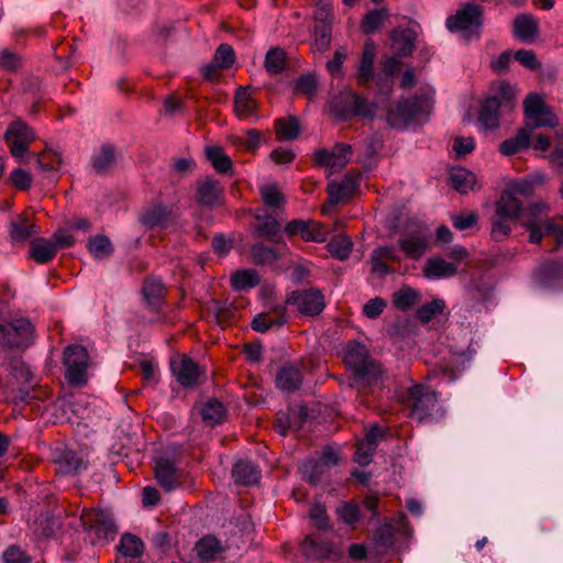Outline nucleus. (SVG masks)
Returning <instances> with one entry per match:
<instances>
[{
	"mask_svg": "<svg viewBox=\"0 0 563 563\" xmlns=\"http://www.w3.org/2000/svg\"><path fill=\"white\" fill-rule=\"evenodd\" d=\"M10 180L16 189L27 190L32 185L30 173L22 168H15L10 174Z\"/></svg>",
	"mask_w": 563,
	"mask_h": 563,
	"instance_id": "63",
	"label": "nucleus"
},
{
	"mask_svg": "<svg viewBox=\"0 0 563 563\" xmlns=\"http://www.w3.org/2000/svg\"><path fill=\"white\" fill-rule=\"evenodd\" d=\"M144 544L142 540L134 534H123L118 545L119 552L125 558H139L142 555Z\"/></svg>",
	"mask_w": 563,
	"mask_h": 563,
	"instance_id": "45",
	"label": "nucleus"
},
{
	"mask_svg": "<svg viewBox=\"0 0 563 563\" xmlns=\"http://www.w3.org/2000/svg\"><path fill=\"white\" fill-rule=\"evenodd\" d=\"M300 551L309 560H338L342 555V551L338 547L316 534H309L302 540Z\"/></svg>",
	"mask_w": 563,
	"mask_h": 563,
	"instance_id": "14",
	"label": "nucleus"
},
{
	"mask_svg": "<svg viewBox=\"0 0 563 563\" xmlns=\"http://www.w3.org/2000/svg\"><path fill=\"white\" fill-rule=\"evenodd\" d=\"M430 110L431 102L428 98L413 97L405 99L390 108L387 113V122L391 128L404 129L421 115H427Z\"/></svg>",
	"mask_w": 563,
	"mask_h": 563,
	"instance_id": "5",
	"label": "nucleus"
},
{
	"mask_svg": "<svg viewBox=\"0 0 563 563\" xmlns=\"http://www.w3.org/2000/svg\"><path fill=\"white\" fill-rule=\"evenodd\" d=\"M34 328L25 319L9 324H0V342L10 347H26L32 343Z\"/></svg>",
	"mask_w": 563,
	"mask_h": 563,
	"instance_id": "10",
	"label": "nucleus"
},
{
	"mask_svg": "<svg viewBox=\"0 0 563 563\" xmlns=\"http://www.w3.org/2000/svg\"><path fill=\"white\" fill-rule=\"evenodd\" d=\"M514 34L525 43H533L539 35L538 20L531 14H519L514 20Z\"/></svg>",
	"mask_w": 563,
	"mask_h": 563,
	"instance_id": "25",
	"label": "nucleus"
},
{
	"mask_svg": "<svg viewBox=\"0 0 563 563\" xmlns=\"http://www.w3.org/2000/svg\"><path fill=\"white\" fill-rule=\"evenodd\" d=\"M361 183L360 174H346L341 181H332L328 185L329 200L336 205L350 198L358 188Z\"/></svg>",
	"mask_w": 563,
	"mask_h": 563,
	"instance_id": "18",
	"label": "nucleus"
},
{
	"mask_svg": "<svg viewBox=\"0 0 563 563\" xmlns=\"http://www.w3.org/2000/svg\"><path fill=\"white\" fill-rule=\"evenodd\" d=\"M275 131L279 141H292L300 133L299 121L295 117L277 119Z\"/></svg>",
	"mask_w": 563,
	"mask_h": 563,
	"instance_id": "40",
	"label": "nucleus"
},
{
	"mask_svg": "<svg viewBox=\"0 0 563 563\" xmlns=\"http://www.w3.org/2000/svg\"><path fill=\"white\" fill-rule=\"evenodd\" d=\"M232 477L236 484L253 485L258 482L261 472L253 463L239 461L232 468Z\"/></svg>",
	"mask_w": 563,
	"mask_h": 563,
	"instance_id": "32",
	"label": "nucleus"
},
{
	"mask_svg": "<svg viewBox=\"0 0 563 563\" xmlns=\"http://www.w3.org/2000/svg\"><path fill=\"white\" fill-rule=\"evenodd\" d=\"M235 60V54L233 48L229 44H221L216 51L213 62L217 67L229 68Z\"/></svg>",
	"mask_w": 563,
	"mask_h": 563,
	"instance_id": "58",
	"label": "nucleus"
},
{
	"mask_svg": "<svg viewBox=\"0 0 563 563\" xmlns=\"http://www.w3.org/2000/svg\"><path fill=\"white\" fill-rule=\"evenodd\" d=\"M195 550L202 562H210L221 552V545L214 537L207 536L197 542Z\"/></svg>",
	"mask_w": 563,
	"mask_h": 563,
	"instance_id": "42",
	"label": "nucleus"
},
{
	"mask_svg": "<svg viewBox=\"0 0 563 563\" xmlns=\"http://www.w3.org/2000/svg\"><path fill=\"white\" fill-rule=\"evenodd\" d=\"M142 292L147 305L158 309L164 299L165 287L159 279L151 277L144 282Z\"/></svg>",
	"mask_w": 563,
	"mask_h": 563,
	"instance_id": "35",
	"label": "nucleus"
},
{
	"mask_svg": "<svg viewBox=\"0 0 563 563\" xmlns=\"http://www.w3.org/2000/svg\"><path fill=\"white\" fill-rule=\"evenodd\" d=\"M389 16L386 9H377L369 11L362 21V31L365 34H373L383 24V22Z\"/></svg>",
	"mask_w": 563,
	"mask_h": 563,
	"instance_id": "50",
	"label": "nucleus"
},
{
	"mask_svg": "<svg viewBox=\"0 0 563 563\" xmlns=\"http://www.w3.org/2000/svg\"><path fill=\"white\" fill-rule=\"evenodd\" d=\"M4 137L9 145L11 155L20 163H23L24 156L27 155L29 158H34L37 168L43 172L55 168L53 164L43 162L45 153L40 155L29 153V146L31 142L35 140V135L33 130L23 121H13L5 131Z\"/></svg>",
	"mask_w": 563,
	"mask_h": 563,
	"instance_id": "2",
	"label": "nucleus"
},
{
	"mask_svg": "<svg viewBox=\"0 0 563 563\" xmlns=\"http://www.w3.org/2000/svg\"><path fill=\"white\" fill-rule=\"evenodd\" d=\"M401 404L407 416L418 422H430L444 416L440 394L423 384L410 386L401 396Z\"/></svg>",
	"mask_w": 563,
	"mask_h": 563,
	"instance_id": "1",
	"label": "nucleus"
},
{
	"mask_svg": "<svg viewBox=\"0 0 563 563\" xmlns=\"http://www.w3.org/2000/svg\"><path fill=\"white\" fill-rule=\"evenodd\" d=\"M420 300V294L415 289L404 286L393 295V305L401 311H406Z\"/></svg>",
	"mask_w": 563,
	"mask_h": 563,
	"instance_id": "44",
	"label": "nucleus"
},
{
	"mask_svg": "<svg viewBox=\"0 0 563 563\" xmlns=\"http://www.w3.org/2000/svg\"><path fill=\"white\" fill-rule=\"evenodd\" d=\"M332 35V23H316L314 25V46L319 52H324L330 47Z\"/></svg>",
	"mask_w": 563,
	"mask_h": 563,
	"instance_id": "55",
	"label": "nucleus"
},
{
	"mask_svg": "<svg viewBox=\"0 0 563 563\" xmlns=\"http://www.w3.org/2000/svg\"><path fill=\"white\" fill-rule=\"evenodd\" d=\"M56 253V246L49 240L36 239L30 244V257L38 264L48 263Z\"/></svg>",
	"mask_w": 563,
	"mask_h": 563,
	"instance_id": "33",
	"label": "nucleus"
},
{
	"mask_svg": "<svg viewBox=\"0 0 563 563\" xmlns=\"http://www.w3.org/2000/svg\"><path fill=\"white\" fill-rule=\"evenodd\" d=\"M525 114L527 126L536 129L539 126H555L558 124L556 115L545 104L543 99L536 93H531L525 100Z\"/></svg>",
	"mask_w": 563,
	"mask_h": 563,
	"instance_id": "9",
	"label": "nucleus"
},
{
	"mask_svg": "<svg viewBox=\"0 0 563 563\" xmlns=\"http://www.w3.org/2000/svg\"><path fill=\"white\" fill-rule=\"evenodd\" d=\"M344 362L358 383L371 385L380 378V365L369 356L364 344L349 343L344 349Z\"/></svg>",
	"mask_w": 563,
	"mask_h": 563,
	"instance_id": "3",
	"label": "nucleus"
},
{
	"mask_svg": "<svg viewBox=\"0 0 563 563\" xmlns=\"http://www.w3.org/2000/svg\"><path fill=\"white\" fill-rule=\"evenodd\" d=\"M314 21L316 23H333L332 0H318Z\"/></svg>",
	"mask_w": 563,
	"mask_h": 563,
	"instance_id": "59",
	"label": "nucleus"
},
{
	"mask_svg": "<svg viewBox=\"0 0 563 563\" xmlns=\"http://www.w3.org/2000/svg\"><path fill=\"white\" fill-rule=\"evenodd\" d=\"M223 188L220 183L211 177H206L197 183V198L199 203L214 207L220 203Z\"/></svg>",
	"mask_w": 563,
	"mask_h": 563,
	"instance_id": "21",
	"label": "nucleus"
},
{
	"mask_svg": "<svg viewBox=\"0 0 563 563\" xmlns=\"http://www.w3.org/2000/svg\"><path fill=\"white\" fill-rule=\"evenodd\" d=\"M330 112L340 121H346L354 115L373 118L376 104L353 91H344L330 101Z\"/></svg>",
	"mask_w": 563,
	"mask_h": 563,
	"instance_id": "4",
	"label": "nucleus"
},
{
	"mask_svg": "<svg viewBox=\"0 0 563 563\" xmlns=\"http://www.w3.org/2000/svg\"><path fill=\"white\" fill-rule=\"evenodd\" d=\"M200 413L207 424L214 426L223 420L225 409L220 401L211 399L201 407Z\"/></svg>",
	"mask_w": 563,
	"mask_h": 563,
	"instance_id": "46",
	"label": "nucleus"
},
{
	"mask_svg": "<svg viewBox=\"0 0 563 563\" xmlns=\"http://www.w3.org/2000/svg\"><path fill=\"white\" fill-rule=\"evenodd\" d=\"M82 528L86 531H95L100 541L113 540L117 527L112 517L102 510H88L81 516Z\"/></svg>",
	"mask_w": 563,
	"mask_h": 563,
	"instance_id": "11",
	"label": "nucleus"
},
{
	"mask_svg": "<svg viewBox=\"0 0 563 563\" xmlns=\"http://www.w3.org/2000/svg\"><path fill=\"white\" fill-rule=\"evenodd\" d=\"M303 375L301 369L294 364L283 366L275 378L276 387L284 393H294L302 384Z\"/></svg>",
	"mask_w": 563,
	"mask_h": 563,
	"instance_id": "20",
	"label": "nucleus"
},
{
	"mask_svg": "<svg viewBox=\"0 0 563 563\" xmlns=\"http://www.w3.org/2000/svg\"><path fill=\"white\" fill-rule=\"evenodd\" d=\"M376 46L374 42L367 41L364 45L356 81L358 86H366L374 77V60Z\"/></svg>",
	"mask_w": 563,
	"mask_h": 563,
	"instance_id": "26",
	"label": "nucleus"
},
{
	"mask_svg": "<svg viewBox=\"0 0 563 563\" xmlns=\"http://www.w3.org/2000/svg\"><path fill=\"white\" fill-rule=\"evenodd\" d=\"M352 147L345 143H339L332 148V156L335 163V168L344 167L350 161Z\"/></svg>",
	"mask_w": 563,
	"mask_h": 563,
	"instance_id": "62",
	"label": "nucleus"
},
{
	"mask_svg": "<svg viewBox=\"0 0 563 563\" xmlns=\"http://www.w3.org/2000/svg\"><path fill=\"white\" fill-rule=\"evenodd\" d=\"M336 512L340 519L347 525H354L360 519L358 507L352 503L342 504L340 507H338Z\"/></svg>",
	"mask_w": 563,
	"mask_h": 563,
	"instance_id": "60",
	"label": "nucleus"
},
{
	"mask_svg": "<svg viewBox=\"0 0 563 563\" xmlns=\"http://www.w3.org/2000/svg\"><path fill=\"white\" fill-rule=\"evenodd\" d=\"M206 155L212 167L218 173H229L232 168V161L221 146H208Z\"/></svg>",
	"mask_w": 563,
	"mask_h": 563,
	"instance_id": "43",
	"label": "nucleus"
},
{
	"mask_svg": "<svg viewBox=\"0 0 563 563\" xmlns=\"http://www.w3.org/2000/svg\"><path fill=\"white\" fill-rule=\"evenodd\" d=\"M401 251L411 258H420L428 247V234L423 230L411 232L399 240Z\"/></svg>",
	"mask_w": 563,
	"mask_h": 563,
	"instance_id": "22",
	"label": "nucleus"
},
{
	"mask_svg": "<svg viewBox=\"0 0 563 563\" xmlns=\"http://www.w3.org/2000/svg\"><path fill=\"white\" fill-rule=\"evenodd\" d=\"M286 322V308L283 305H278L272 307L268 313L257 314L252 321V329L263 333L275 325H284Z\"/></svg>",
	"mask_w": 563,
	"mask_h": 563,
	"instance_id": "24",
	"label": "nucleus"
},
{
	"mask_svg": "<svg viewBox=\"0 0 563 563\" xmlns=\"http://www.w3.org/2000/svg\"><path fill=\"white\" fill-rule=\"evenodd\" d=\"M466 361L468 358L463 352H454L451 354L449 363L440 364L428 375V379L439 378L440 382L452 383L456 379L457 374L465 368Z\"/></svg>",
	"mask_w": 563,
	"mask_h": 563,
	"instance_id": "19",
	"label": "nucleus"
},
{
	"mask_svg": "<svg viewBox=\"0 0 563 563\" xmlns=\"http://www.w3.org/2000/svg\"><path fill=\"white\" fill-rule=\"evenodd\" d=\"M285 232L289 236H300L306 242H323L327 240L328 231L316 221L292 220L287 223Z\"/></svg>",
	"mask_w": 563,
	"mask_h": 563,
	"instance_id": "15",
	"label": "nucleus"
},
{
	"mask_svg": "<svg viewBox=\"0 0 563 563\" xmlns=\"http://www.w3.org/2000/svg\"><path fill=\"white\" fill-rule=\"evenodd\" d=\"M328 468L318 459H311L303 463L301 473L305 479L317 484Z\"/></svg>",
	"mask_w": 563,
	"mask_h": 563,
	"instance_id": "53",
	"label": "nucleus"
},
{
	"mask_svg": "<svg viewBox=\"0 0 563 563\" xmlns=\"http://www.w3.org/2000/svg\"><path fill=\"white\" fill-rule=\"evenodd\" d=\"M501 101L497 97H488L484 100L478 112V122L485 130H494L499 126V108Z\"/></svg>",
	"mask_w": 563,
	"mask_h": 563,
	"instance_id": "27",
	"label": "nucleus"
},
{
	"mask_svg": "<svg viewBox=\"0 0 563 563\" xmlns=\"http://www.w3.org/2000/svg\"><path fill=\"white\" fill-rule=\"evenodd\" d=\"M256 220L258 221V227L256 228L257 235L267 236L271 240L279 233V223L278 221L271 214H257Z\"/></svg>",
	"mask_w": 563,
	"mask_h": 563,
	"instance_id": "51",
	"label": "nucleus"
},
{
	"mask_svg": "<svg viewBox=\"0 0 563 563\" xmlns=\"http://www.w3.org/2000/svg\"><path fill=\"white\" fill-rule=\"evenodd\" d=\"M317 88V78L312 74L302 75L296 80L295 91L306 95L309 99L316 95Z\"/></svg>",
	"mask_w": 563,
	"mask_h": 563,
	"instance_id": "56",
	"label": "nucleus"
},
{
	"mask_svg": "<svg viewBox=\"0 0 563 563\" xmlns=\"http://www.w3.org/2000/svg\"><path fill=\"white\" fill-rule=\"evenodd\" d=\"M444 308H445V303L442 299H434L430 302L422 305L417 310V318L422 323H428L433 318H435L438 314L442 313Z\"/></svg>",
	"mask_w": 563,
	"mask_h": 563,
	"instance_id": "54",
	"label": "nucleus"
},
{
	"mask_svg": "<svg viewBox=\"0 0 563 563\" xmlns=\"http://www.w3.org/2000/svg\"><path fill=\"white\" fill-rule=\"evenodd\" d=\"M260 194L264 205L269 208H279L285 202L284 194L275 183L262 185Z\"/></svg>",
	"mask_w": 563,
	"mask_h": 563,
	"instance_id": "47",
	"label": "nucleus"
},
{
	"mask_svg": "<svg viewBox=\"0 0 563 563\" xmlns=\"http://www.w3.org/2000/svg\"><path fill=\"white\" fill-rule=\"evenodd\" d=\"M264 67L271 76L283 73L286 68V53L280 47H272L267 51Z\"/></svg>",
	"mask_w": 563,
	"mask_h": 563,
	"instance_id": "41",
	"label": "nucleus"
},
{
	"mask_svg": "<svg viewBox=\"0 0 563 563\" xmlns=\"http://www.w3.org/2000/svg\"><path fill=\"white\" fill-rule=\"evenodd\" d=\"M391 45L397 57L409 56L415 48V37L409 30H395L390 35Z\"/></svg>",
	"mask_w": 563,
	"mask_h": 563,
	"instance_id": "34",
	"label": "nucleus"
},
{
	"mask_svg": "<svg viewBox=\"0 0 563 563\" xmlns=\"http://www.w3.org/2000/svg\"><path fill=\"white\" fill-rule=\"evenodd\" d=\"M483 23L482 7L466 2L455 14L446 19L445 25L451 32H473L478 31Z\"/></svg>",
	"mask_w": 563,
	"mask_h": 563,
	"instance_id": "8",
	"label": "nucleus"
},
{
	"mask_svg": "<svg viewBox=\"0 0 563 563\" xmlns=\"http://www.w3.org/2000/svg\"><path fill=\"white\" fill-rule=\"evenodd\" d=\"M509 220H511V218L496 216L492 228V234L495 240H501L509 235L511 231Z\"/></svg>",
	"mask_w": 563,
	"mask_h": 563,
	"instance_id": "64",
	"label": "nucleus"
},
{
	"mask_svg": "<svg viewBox=\"0 0 563 563\" xmlns=\"http://www.w3.org/2000/svg\"><path fill=\"white\" fill-rule=\"evenodd\" d=\"M522 202L518 197L514 196V192H509L505 190L499 200L496 203V213L497 217H508L511 219H518L520 221V216L522 213Z\"/></svg>",
	"mask_w": 563,
	"mask_h": 563,
	"instance_id": "29",
	"label": "nucleus"
},
{
	"mask_svg": "<svg viewBox=\"0 0 563 563\" xmlns=\"http://www.w3.org/2000/svg\"><path fill=\"white\" fill-rule=\"evenodd\" d=\"M549 211V206L543 202L531 203L528 208L522 210L520 216V224L529 232V242L539 243L547 233L544 232V224L548 221H554L550 218H543Z\"/></svg>",
	"mask_w": 563,
	"mask_h": 563,
	"instance_id": "7",
	"label": "nucleus"
},
{
	"mask_svg": "<svg viewBox=\"0 0 563 563\" xmlns=\"http://www.w3.org/2000/svg\"><path fill=\"white\" fill-rule=\"evenodd\" d=\"M87 247L90 254L97 258H103L110 255L113 251L111 241L104 235H96L90 239Z\"/></svg>",
	"mask_w": 563,
	"mask_h": 563,
	"instance_id": "52",
	"label": "nucleus"
},
{
	"mask_svg": "<svg viewBox=\"0 0 563 563\" xmlns=\"http://www.w3.org/2000/svg\"><path fill=\"white\" fill-rule=\"evenodd\" d=\"M186 472L174 460L158 457L155 462V478L161 487L169 493L180 487L186 481Z\"/></svg>",
	"mask_w": 563,
	"mask_h": 563,
	"instance_id": "12",
	"label": "nucleus"
},
{
	"mask_svg": "<svg viewBox=\"0 0 563 563\" xmlns=\"http://www.w3.org/2000/svg\"><path fill=\"white\" fill-rule=\"evenodd\" d=\"M173 209L161 202L148 206L140 216L141 223L150 230L165 229L173 222Z\"/></svg>",
	"mask_w": 563,
	"mask_h": 563,
	"instance_id": "16",
	"label": "nucleus"
},
{
	"mask_svg": "<svg viewBox=\"0 0 563 563\" xmlns=\"http://www.w3.org/2000/svg\"><path fill=\"white\" fill-rule=\"evenodd\" d=\"M91 164L98 174H103L115 164L114 148L111 145H102L98 152L92 155Z\"/></svg>",
	"mask_w": 563,
	"mask_h": 563,
	"instance_id": "39",
	"label": "nucleus"
},
{
	"mask_svg": "<svg viewBox=\"0 0 563 563\" xmlns=\"http://www.w3.org/2000/svg\"><path fill=\"white\" fill-rule=\"evenodd\" d=\"M172 372L177 382L185 388L194 387L200 377V368L197 363L188 357L175 358L170 363Z\"/></svg>",
	"mask_w": 563,
	"mask_h": 563,
	"instance_id": "17",
	"label": "nucleus"
},
{
	"mask_svg": "<svg viewBox=\"0 0 563 563\" xmlns=\"http://www.w3.org/2000/svg\"><path fill=\"white\" fill-rule=\"evenodd\" d=\"M37 232V227L24 216L11 220L9 225V236L12 242H25Z\"/></svg>",
	"mask_w": 563,
	"mask_h": 563,
	"instance_id": "30",
	"label": "nucleus"
},
{
	"mask_svg": "<svg viewBox=\"0 0 563 563\" xmlns=\"http://www.w3.org/2000/svg\"><path fill=\"white\" fill-rule=\"evenodd\" d=\"M531 131L532 129L528 126L518 130L515 136L505 140L499 145L500 153L506 156H511L529 148L531 144Z\"/></svg>",
	"mask_w": 563,
	"mask_h": 563,
	"instance_id": "28",
	"label": "nucleus"
},
{
	"mask_svg": "<svg viewBox=\"0 0 563 563\" xmlns=\"http://www.w3.org/2000/svg\"><path fill=\"white\" fill-rule=\"evenodd\" d=\"M256 108V102L251 97L249 90L244 87L238 88L234 96V110L240 119L251 117Z\"/></svg>",
	"mask_w": 563,
	"mask_h": 563,
	"instance_id": "36",
	"label": "nucleus"
},
{
	"mask_svg": "<svg viewBox=\"0 0 563 563\" xmlns=\"http://www.w3.org/2000/svg\"><path fill=\"white\" fill-rule=\"evenodd\" d=\"M89 356L86 347L80 344L69 345L64 351L65 377L71 386H82L87 383Z\"/></svg>",
	"mask_w": 563,
	"mask_h": 563,
	"instance_id": "6",
	"label": "nucleus"
},
{
	"mask_svg": "<svg viewBox=\"0 0 563 563\" xmlns=\"http://www.w3.org/2000/svg\"><path fill=\"white\" fill-rule=\"evenodd\" d=\"M261 282L260 275L255 269H240L231 276V286L234 290L242 291L254 288Z\"/></svg>",
	"mask_w": 563,
	"mask_h": 563,
	"instance_id": "37",
	"label": "nucleus"
},
{
	"mask_svg": "<svg viewBox=\"0 0 563 563\" xmlns=\"http://www.w3.org/2000/svg\"><path fill=\"white\" fill-rule=\"evenodd\" d=\"M251 257L257 265H268L278 260L279 253L263 243H256L251 247Z\"/></svg>",
	"mask_w": 563,
	"mask_h": 563,
	"instance_id": "49",
	"label": "nucleus"
},
{
	"mask_svg": "<svg viewBox=\"0 0 563 563\" xmlns=\"http://www.w3.org/2000/svg\"><path fill=\"white\" fill-rule=\"evenodd\" d=\"M494 95L501 101V106H512V100L516 97V89L509 82L499 81L493 86Z\"/></svg>",
	"mask_w": 563,
	"mask_h": 563,
	"instance_id": "57",
	"label": "nucleus"
},
{
	"mask_svg": "<svg viewBox=\"0 0 563 563\" xmlns=\"http://www.w3.org/2000/svg\"><path fill=\"white\" fill-rule=\"evenodd\" d=\"M475 175L465 168H454L450 173L451 186L461 194H466L473 189L475 185Z\"/></svg>",
	"mask_w": 563,
	"mask_h": 563,
	"instance_id": "38",
	"label": "nucleus"
},
{
	"mask_svg": "<svg viewBox=\"0 0 563 563\" xmlns=\"http://www.w3.org/2000/svg\"><path fill=\"white\" fill-rule=\"evenodd\" d=\"M514 58L521 64L523 67L536 70L541 67V64L537 59V55L530 49H519L515 53Z\"/></svg>",
	"mask_w": 563,
	"mask_h": 563,
	"instance_id": "61",
	"label": "nucleus"
},
{
	"mask_svg": "<svg viewBox=\"0 0 563 563\" xmlns=\"http://www.w3.org/2000/svg\"><path fill=\"white\" fill-rule=\"evenodd\" d=\"M457 266L446 262L441 257H431L427 261L423 268L424 276L428 278H449L456 274Z\"/></svg>",
	"mask_w": 563,
	"mask_h": 563,
	"instance_id": "31",
	"label": "nucleus"
},
{
	"mask_svg": "<svg viewBox=\"0 0 563 563\" xmlns=\"http://www.w3.org/2000/svg\"><path fill=\"white\" fill-rule=\"evenodd\" d=\"M352 241L345 235L334 236L328 244V252L340 261L346 260L352 252Z\"/></svg>",
	"mask_w": 563,
	"mask_h": 563,
	"instance_id": "48",
	"label": "nucleus"
},
{
	"mask_svg": "<svg viewBox=\"0 0 563 563\" xmlns=\"http://www.w3.org/2000/svg\"><path fill=\"white\" fill-rule=\"evenodd\" d=\"M54 462L57 466V472L65 475L77 474L87 467L86 462L78 453L66 449L55 452Z\"/></svg>",
	"mask_w": 563,
	"mask_h": 563,
	"instance_id": "23",
	"label": "nucleus"
},
{
	"mask_svg": "<svg viewBox=\"0 0 563 563\" xmlns=\"http://www.w3.org/2000/svg\"><path fill=\"white\" fill-rule=\"evenodd\" d=\"M286 302L296 307L303 316H317L325 307L322 292L313 288L292 291L287 296Z\"/></svg>",
	"mask_w": 563,
	"mask_h": 563,
	"instance_id": "13",
	"label": "nucleus"
}]
</instances>
